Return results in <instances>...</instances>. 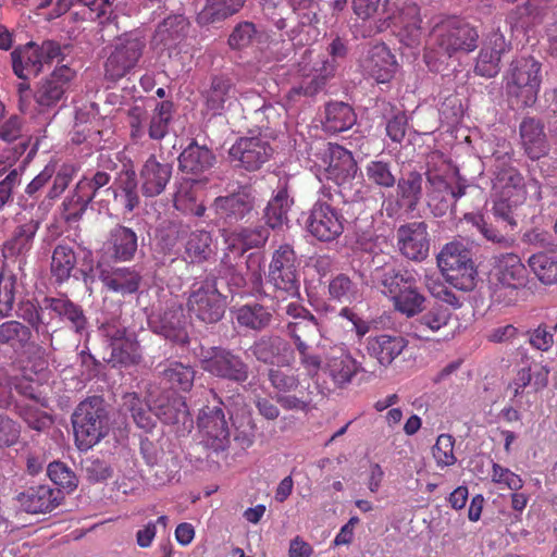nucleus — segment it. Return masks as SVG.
<instances>
[{
  "label": "nucleus",
  "instance_id": "nucleus-1",
  "mask_svg": "<svg viewBox=\"0 0 557 557\" xmlns=\"http://www.w3.org/2000/svg\"><path fill=\"white\" fill-rule=\"evenodd\" d=\"M493 156L495 163L492 178V213L495 219L506 224L505 227L516 228L515 211L527 200V182L522 173L512 165L510 152H495Z\"/></svg>",
  "mask_w": 557,
  "mask_h": 557
},
{
  "label": "nucleus",
  "instance_id": "nucleus-2",
  "mask_svg": "<svg viewBox=\"0 0 557 557\" xmlns=\"http://www.w3.org/2000/svg\"><path fill=\"white\" fill-rule=\"evenodd\" d=\"M479 32L463 18L447 16L437 22L430 32L425 59H450L457 53H469L478 48Z\"/></svg>",
  "mask_w": 557,
  "mask_h": 557
},
{
  "label": "nucleus",
  "instance_id": "nucleus-3",
  "mask_svg": "<svg viewBox=\"0 0 557 557\" xmlns=\"http://www.w3.org/2000/svg\"><path fill=\"white\" fill-rule=\"evenodd\" d=\"M376 280L382 294L388 298L396 311L408 318L422 312L425 297L414 271L385 267L376 270Z\"/></svg>",
  "mask_w": 557,
  "mask_h": 557
},
{
  "label": "nucleus",
  "instance_id": "nucleus-4",
  "mask_svg": "<svg viewBox=\"0 0 557 557\" xmlns=\"http://www.w3.org/2000/svg\"><path fill=\"white\" fill-rule=\"evenodd\" d=\"M508 99L520 108L535 104L542 84V63L532 55L511 61L504 76Z\"/></svg>",
  "mask_w": 557,
  "mask_h": 557
},
{
  "label": "nucleus",
  "instance_id": "nucleus-5",
  "mask_svg": "<svg viewBox=\"0 0 557 557\" xmlns=\"http://www.w3.org/2000/svg\"><path fill=\"white\" fill-rule=\"evenodd\" d=\"M75 444L88 450L109 433V412L104 399L91 396L81 401L72 414Z\"/></svg>",
  "mask_w": 557,
  "mask_h": 557
},
{
  "label": "nucleus",
  "instance_id": "nucleus-6",
  "mask_svg": "<svg viewBox=\"0 0 557 557\" xmlns=\"http://www.w3.org/2000/svg\"><path fill=\"white\" fill-rule=\"evenodd\" d=\"M111 174L104 170H97L85 174L76 184L74 193L67 202H64L69 213L65 220L78 221L86 212L90 203L99 205L100 209H109L112 191Z\"/></svg>",
  "mask_w": 557,
  "mask_h": 557
},
{
  "label": "nucleus",
  "instance_id": "nucleus-7",
  "mask_svg": "<svg viewBox=\"0 0 557 557\" xmlns=\"http://www.w3.org/2000/svg\"><path fill=\"white\" fill-rule=\"evenodd\" d=\"M437 265L455 288L468 292L475 287L478 272L471 251L462 243L446 244L437 256Z\"/></svg>",
  "mask_w": 557,
  "mask_h": 557
},
{
  "label": "nucleus",
  "instance_id": "nucleus-8",
  "mask_svg": "<svg viewBox=\"0 0 557 557\" xmlns=\"http://www.w3.org/2000/svg\"><path fill=\"white\" fill-rule=\"evenodd\" d=\"M62 55V48L58 41L47 39L40 45L29 41L11 52L12 69L18 78L28 79L38 75L45 64L59 61Z\"/></svg>",
  "mask_w": 557,
  "mask_h": 557
},
{
  "label": "nucleus",
  "instance_id": "nucleus-9",
  "mask_svg": "<svg viewBox=\"0 0 557 557\" xmlns=\"http://www.w3.org/2000/svg\"><path fill=\"white\" fill-rule=\"evenodd\" d=\"M15 225L9 238L2 244V265L11 268V263H17L18 273H24L27 258L32 251L36 235L41 226V221L34 216H16Z\"/></svg>",
  "mask_w": 557,
  "mask_h": 557
},
{
  "label": "nucleus",
  "instance_id": "nucleus-10",
  "mask_svg": "<svg viewBox=\"0 0 557 557\" xmlns=\"http://www.w3.org/2000/svg\"><path fill=\"white\" fill-rule=\"evenodd\" d=\"M186 308L190 318L213 324L219 322L225 313V297L219 292L214 280H205L191 285L186 300Z\"/></svg>",
  "mask_w": 557,
  "mask_h": 557
},
{
  "label": "nucleus",
  "instance_id": "nucleus-11",
  "mask_svg": "<svg viewBox=\"0 0 557 557\" xmlns=\"http://www.w3.org/2000/svg\"><path fill=\"white\" fill-rule=\"evenodd\" d=\"M199 362L205 372L218 379L243 384L249 377L248 363L232 349L222 346L201 348Z\"/></svg>",
  "mask_w": 557,
  "mask_h": 557
},
{
  "label": "nucleus",
  "instance_id": "nucleus-12",
  "mask_svg": "<svg viewBox=\"0 0 557 557\" xmlns=\"http://www.w3.org/2000/svg\"><path fill=\"white\" fill-rule=\"evenodd\" d=\"M299 260L294 247L280 245L272 253L269 264L268 283L277 292L296 295L299 292Z\"/></svg>",
  "mask_w": 557,
  "mask_h": 557
},
{
  "label": "nucleus",
  "instance_id": "nucleus-13",
  "mask_svg": "<svg viewBox=\"0 0 557 557\" xmlns=\"http://www.w3.org/2000/svg\"><path fill=\"white\" fill-rule=\"evenodd\" d=\"M145 47V40L139 37L119 38L106 59L104 78L115 83L131 74L141 59Z\"/></svg>",
  "mask_w": 557,
  "mask_h": 557
},
{
  "label": "nucleus",
  "instance_id": "nucleus-14",
  "mask_svg": "<svg viewBox=\"0 0 557 557\" xmlns=\"http://www.w3.org/2000/svg\"><path fill=\"white\" fill-rule=\"evenodd\" d=\"M391 26L399 29L408 46L419 42L422 35L420 7L409 0L399 3L393 1L389 10H387V15L380 17V24L376 25V29L377 32H383Z\"/></svg>",
  "mask_w": 557,
  "mask_h": 557
},
{
  "label": "nucleus",
  "instance_id": "nucleus-15",
  "mask_svg": "<svg viewBox=\"0 0 557 557\" xmlns=\"http://www.w3.org/2000/svg\"><path fill=\"white\" fill-rule=\"evenodd\" d=\"M273 151L269 140L263 136H244L232 145L228 158L234 166L253 172L270 160Z\"/></svg>",
  "mask_w": 557,
  "mask_h": 557
},
{
  "label": "nucleus",
  "instance_id": "nucleus-16",
  "mask_svg": "<svg viewBox=\"0 0 557 557\" xmlns=\"http://www.w3.org/2000/svg\"><path fill=\"white\" fill-rule=\"evenodd\" d=\"M75 77V71L67 65H61L44 77L34 91V99L39 112H46L55 108L61 101L66 100L71 83Z\"/></svg>",
  "mask_w": 557,
  "mask_h": 557
},
{
  "label": "nucleus",
  "instance_id": "nucleus-17",
  "mask_svg": "<svg viewBox=\"0 0 557 557\" xmlns=\"http://www.w3.org/2000/svg\"><path fill=\"white\" fill-rule=\"evenodd\" d=\"M198 429L202 444L215 453L224 451L230 446V429L221 404L206 406L198 416Z\"/></svg>",
  "mask_w": 557,
  "mask_h": 557
},
{
  "label": "nucleus",
  "instance_id": "nucleus-18",
  "mask_svg": "<svg viewBox=\"0 0 557 557\" xmlns=\"http://www.w3.org/2000/svg\"><path fill=\"white\" fill-rule=\"evenodd\" d=\"M423 196V176L418 171H410L396 180V198L383 201L388 218L396 216L401 209L406 212L417 210Z\"/></svg>",
  "mask_w": 557,
  "mask_h": 557
},
{
  "label": "nucleus",
  "instance_id": "nucleus-19",
  "mask_svg": "<svg viewBox=\"0 0 557 557\" xmlns=\"http://www.w3.org/2000/svg\"><path fill=\"white\" fill-rule=\"evenodd\" d=\"M343 215L330 203L318 200L310 210L306 225L320 242H332L344 232Z\"/></svg>",
  "mask_w": 557,
  "mask_h": 557
},
{
  "label": "nucleus",
  "instance_id": "nucleus-20",
  "mask_svg": "<svg viewBox=\"0 0 557 557\" xmlns=\"http://www.w3.org/2000/svg\"><path fill=\"white\" fill-rule=\"evenodd\" d=\"M360 371L361 363L343 346L331 348L324 359L323 372L336 388H346Z\"/></svg>",
  "mask_w": 557,
  "mask_h": 557
},
{
  "label": "nucleus",
  "instance_id": "nucleus-21",
  "mask_svg": "<svg viewBox=\"0 0 557 557\" xmlns=\"http://www.w3.org/2000/svg\"><path fill=\"white\" fill-rule=\"evenodd\" d=\"M511 48L500 32H492L486 36L479 52L474 72L483 77H495L500 71L502 57Z\"/></svg>",
  "mask_w": 557,
  "mask_h": 557
},
{
  "label": "nucleus",
  "instance_id": "nucleus-22",
  "mask_svg": "<svg viewBox=\"0 0 557 557\" xmlns=\"http://www.w3.org/2000/svg\"><path fill=\"white\" fill-rule=\"evenodd\" d=\"M397 245L403 256L421 261L429 255L430 239L425 222H410L397 230Z\"/></svg>",
  "mask_w": 557,
  "mask_h": 557
},
{
  "label": "nucleus",
  "instance_id": "nucleus-23",
  "mask_svg": "<svg viewBox=\"0 0 557 557\" xmlns=\"http://www.w3.org/2000/svg\"><path fill=\"white\" fill-rule=\"evenodd\" d=\"M98 277L107 292L123 297L137 293L143 281L135 267L106 265L99 269Z\"/></svg>",
  "mask_w": 557,
  "mask_h": 557
},
{
  "label": "nucleus",
  "instance_id": "nucleus-24",
  "mask_svg": "<svg viewBox=\"0 0 557 557\" xmlns=\"http://www.w3.org/2000/svg\"><path fill=\"white\" fill-rule=\"evenodd\" d=\"M152 324L153 331L170 342L181 346L189 344L187 320L181 304L173 302L168 306Z\"/></svg>",
  "mask_w": 557,
  "mask_h": 557
},
{
  "label": "nucleus",
  "instance_id": "nucleus-25",
  "mask_svg": "<svg viewBox=\"0 0 557 557\" xmlns=\"http://www.w3.org/2000/svg\"><path fill=\"white\" fill-rule=\"evenodd\" d=\"M214 206L219 215L226 223H237L248 216L253 210V190L249 186H243L231 195L218 197L214 200Z\"/></svg>",
  "mask_w": 557,
  "mask_h": 557
},
{
  "label": "nucleus",
  "instance_id": "nucleus-26",
  "mask_svg": "<svg viewBox=\"0 0 557 557\" xmlns=\"http://www.w3.org/2000/svg\"><path fill=\"white\" fill-rule=\"evenodd\" d=\"M32 336V330L17 320H8L0 324V346L8 347L15 352L25 351L44 358L45 349L30 342Z\"/></svg>",
  "mask_w": 557,
  "mask_h": 557
},
{
  "label": "nucleus",
  "instance_id": "nucleus-27",
  "mask_svg": "<svg viewBox=\"0 0 557 557\" xmlns=\"http://www.w3.org/2000/svg\"><path fill=\"white\" fill-rule=\"evenodd\" d=\"M170 163L160 162L154 154L148 157L139 170L141 194L147 198L162 194L172 177Z\"/></svg>",
  "mask_w": 557,
  "mask_h": 557
},
{
  "label": "nucleus",
  "instance_id": "nucleus-28",
  "mask_svg": "<svg viewBox=\"0 0 557 557\" xmlns=\"http://www.w3.org/2000/svg\"><path fill=\"white\" fill-rule=\"evenodd\" d=\"M519 137L525 156L535 161L546 156L549 145L542 120L525 116L519 124Z\"/></svg>",
  "mask_w": 557,
  "mask_h": 557
},
{
  "label": "nucleus",
  "instance_id": "nucleus-29",
  "mask_svg": "<svg viewBox=\"0 0 557 557\" xmlns=\"http://www.w3.org/2000/svg\"><path fill=\"white\" fill-rule=\"evenodd\" d=\"M62 492L49 485L30 486L18 493L16 500L20 507L28 513H44L52 511L60 505Z\"/></svg>",
  "mask_w": 557,
  "mask_h": 557
},
{
  "label": "nucleus",
  "instance_id": "nucleus-30",
  "mask_svg": "<svg viewBox=\"0 0 557 557\" xmlns=\"http://www.w3.org/2000/svg\"><path fill=\"white\" fill-rule=\"evenodd\" d=\"M450 319L451 311L447 307L435 305L410 322L408 335L421 341H433L434 334L446 327Z\"/></svg>",
  "mask_w": 557,
  "mask_h": 557
},
{
  "label": "nucleus",
  "instance_id": "nucleus-31",
  "mask_svg": "<svg viewBox=\"0 0 557 557\" xmlns=\"http://www.w3.org/2000/svg\"><path fill=\"white\" fill-rule=\"evenodd\" d=\"M363 71L379 84L388 83L396 73L397 62L384 45L373 46L362 61Z\"/></svg>",
  "mask_w": 557,
  "mask_h": 557
},
{
  "label": "nucleus",
  "instance_id": "nucleus-32",
  "mask_svg": "<svg viewBox=\"0 0 557 557\" xmlns=\"http://www.w3.org/2000/svg\"><path fill=\"white\" fill-rule=\"evenodd\" d=\"M190 22L183 14H172L160 22L153 33L152 44L163 48L176 47L189 32Z\"/></svg>",
  "mask_w": 557,
  "mask_h": 557
},
{
  "label": "nucleus",
  "instance_id": "nucleus-33",
  "mask_svg": "<svg viewBox=\"0 0 557 557\" xmlns=\"http://www.w3.org/2000/svg\"><path fill=\"white\" fill-rule=\"evenodd\" d=\"M408 346V341L401 336L380 334L367 338L368 354L377 360V362L387 367L404 351Z\"/></svg>",
  "mask_w": 557,
  "mask_h": 557
},
{
  "label": "nucleus",
  "instance_id": "nucleus-34",
  "mask_svg": "<svg viewBox=\"0 0 557 557\" xmlns=\"http://www.w3.org/2000/svg\"><path fill=\"white\" fill-rule=\"evenodd\" d=\"M324 162L329 176L335 181L354 178L358 169L352 153L337 144H327Z\"/></svg>",
  "mask_w": 557,
  "mask_h": 557
},
{
  "label": "nucleus",
  "instance_id": "nucleus-35",
  "mask_svg": "<svg viewBox=\"0 0 557 557\" xmlns=\"http://www.w3.org/2000/svg\"><path fill=\"white\" fill-rule=\"evenodd\" d=\"M251 355L265 364L288 366L289 360L285 358V352L290 350L287 342L280 336L263 335L252 343L249 347Z\"/></svg>",
  "mask_w": 557,
  "mask_h": 557
},
{
  "label": "nucleus",
  "instance_id": "nucleus-36",
  "mask_svg": "<svg viewBox=\"0 0 557 557\" xmlns=\"http://www.w3.org/2000/svg\"><path fill=\"white\" fill-rule=\"evenodd\" d=\"M112 189L110 196L124 209V212L131 213L140 205L138 181L134 170L121 171L112 183Z\"/></svg>",
  "mask_w": 557,
  "mask_h": 557
},
{
  "label": "nucleus",
  "instance_id": "nucleus-37",
  "mask_svg": "<svg viewBox=\"0 0 557 557\" xmlns=\"http://www.w3.org/2000/svg\"><path fill=\"white\" fill-rule=\"evenodd\" d=\"M233 315L240 327L260 332L273 322L274 309L252 301L235 308Z\"/></svg>",
  "mask_w": 557,
  "mask_h": 557
},
{
  "label": "nucleus",
  "instance_id": "nucleus-38",
  "mask_svg": "<svg viewBox=\"0 0 557 557\" xmlns=\"http://www.w3.org/2000/svg\"><path fill=\"white\" fill-rule=\"evenodd\" d=\"M215 156L206 146H199L193 140L180 154L178 168L185 174L199 176L210 170Z\"/></svg>",
  "mask_w": 557,
  "mask_h": 557
},
{
  "label": "nucleus",
  "instance_id": "nucleus-39",
  "mask_svg": "<svg viewBox=\"0 0 557 557\" xmlns=\"http://www.w3.org/2000/svg\"><path fill=\"white\" fill-rule=\"evenodd\" d=\"M152 410L164 424H193L187 405L182 396H161L153 401Z\"/></svg>",
  "mask_w": 557,
  "mask_h": 557
},
{
  "label": "nucleus",
  "instance_id": "nucleus-40",
  "mask_svg": "<svg viewBox=\"0 0 557 557\" xmlns=\"http://www.w3.org/2000/svg\"><path fill=\"white\" fill-rule=\"evenodd\" d=\"M161 380L173 391L189 392L193 388L196 370L189 363L168 360L159 364Z\"/></svg>",
  "mask_w": 557,
  "mask_h": 557
},
{
  "label": "nucleus",
  "instance_id": "nucleus-41",
  "mask_svg": "<svg viewBox=\"0 0 557 557\" xmlns=\"http://www.w3.org/2000/svg\"><path fill=\"white\" fill-rule=\"evenodd\" d=\"M246 0H205L202 9L196 15L199 26L223 22L237 14Z\"/></svg>",
  "mask_w": 557,
  "mask_h": 557
},
{
  "label": "nucleus",
  "instance_id": "nucleus-42",
  "mask_svg": "<svg viewBox=\"0 0 557 557\" xmlns=\"http://www.w3.org/2000/svg\"><path fill=\"white\" fill-rule=\"evenodd\" d=\"M107 246L113 259L129 261L137 251V235L129 227L116 225L110 232Z\"/></svg>",
  "mask_w": 557,
  "mask_h": 557
},
{
  "label": "nucleus",
  "instance_id": "nucleus-43",
  "mask_svg": "<svg viewBox=\"0 0 557 557\" xmlns=\"http://www.w3.org/2000/svg\"><path fill=\"white\" fill-rule=\"evenodd\" d=\"M269 236L270 232L265 226L243 227L238 232L232 233L226 242L228 249L240 257L249 249L263 247Z\"/></svg>",
  "mask_w": 557,
  "mask_h": 557
},
{
  "label": "nucleus",
  "instance_id": "nucleus-44",
  "mask_svg": "<svg viewBox=\"0 0 557 557\" xmlns=\"http://www.w3.org/2000/svg\"><path fill=\"white\" fill-rule=\"evenodd\" d=\"M267 38L265 32L258 28L253 22L242 21L233 27L227 38V45L232 50L243 51L264 44Z\"/></svg>",
  "mask_w": 557,
  "mask_h": 557
},
{
  "label": "nucleus",
  "instance_id": "nucleus-45",
  "mask_svg": "<svg viewBox=\"0 0 557 557\" xmlns=\"http://www.w3.org/2000/svg\"><path fill=\"white\" fill-rule=\"evenodd\" d=\"M357 121V115L346 102L331 101L324 110V128L330 133H342L349 129Z\"/></svg>",
  "mask_w": 557,
  "mask_h": 557
},
{
  "label": "nucleus",
  "instance_id": "nucleus-46",
  "mask_svg": "<svg viewBox=\"0 0 557 557\" xmlns=\"http://www.w3.org/2000/svg\"><path fill=\"white\" fill-rule=\"evenodd\" d=\"M47 308L55 313L62 321H66L75 332H82L87 324V319L82 307L67 297L46 298Z\"/></svg>",
  "mask_w": 557,
  "mask_h": 557
},
{
  "label": "nucleus",
  "instance_id": "nucleus-47",
  "mask_svg": "<svg viewBox=\"0 0 557 557\" xmlns=\"http://www.w3.org/2000/svg\"><path fill=\"white\" fill-rule=\"evenodd\" d=\"M525 282L490 277V298L493 305L510 307L516 305Z\"/></svg>",
  "mask_w": 557,
  "mask_h": 557
},
{
  "label": "nucleus",
  "instance_id": "nucleus-48",
  "mask_svg": "<svg viewBox=\"0 0 557 557\" xmlns=\"http://www.w3.org/2000/svg\"><path fill=\"white\" fill-rule=\"evenodd\" d=\"M151 410L152 408L137 393H126L122 397L121 411L129 413L136 425L145 431H150L154 426Z\"/></svg>",
  "mask_w": 557,
  "mask_h": 557
},
{
  "label": "nucleus",
  "instance_id": "nucleus-49",
  "mask_svg": "<svg viewBox=\"0 0 557 557\" xmlns=\"http://www.w3.org/2000/svg\"><path fill=\"white\" fill-rule=\"evenodd\" d=\"M527 269L516 253H500L494 257L491 277L525 282Z\"/></svg>",
  "mask_w": 557,
  "mask_h": 557
},
{
  "label": "nucleus",
  "instance_id": "nucleus-50",
  "mask_svg": "<svg viewBox=\"0 0 557 557\" xmlns=\"http://www.w3.org/2000/svg\"><path fill=\"white\" fill-rule=\"evenodd\" d=\"M236 98V89L232 79L226 76H214L207 94L206 104L210 111L219 113L225 103Z\"/></svg>",
  "mask_w": 557,
  "mask_h": 557
},
{
  "label": "nucleus",
  "instance_id": "nucleus-51",
  "mask_svg": "<svg viewBox=\"0 0 557 557\" xmlns=\"http://www.w3.org/2000/svg\"><path fill=\"white\" fill-rule=\"evenodd\" d=\"M76 265V253L74 249L66 244H59L54 247L50 270L55 282L62 284L66 282L73 269Z\"/></svg>",
  "mask_w": 557,
  "mask_h": 557
},
{
  "label": "nucleus",
  "instance_id": "nucleus-52",
  "mask_svg": "<svg viewBox=\"0 0 557 557\" xmlns=\"http://www.w3.org/2000/svg\"><path fill=\"white\" fill-rule=\"evenodd\" d=\"M24 273H18L9 267L1 268L0 271V319L8 318L12 314L17 281Z\"/></svg>",
  "mask_w": 557,
  "mask_h": 557
},
{
  "label": "nucleus",
  "instance_id": "nucleus-53",
  "mask_svg": "<svg viewBox=\"0 0 557 557\" xmlns=\"http://www.w3.org/2000/svg\"><path fill=\"white\" fill-rule=\"evenodd\" d=\"M173 112L172 101L165 100L157 103L152 113L148 114L147 132L150 139L162 140L168 135Z\"/></svg>",
  "mask_w": 557,
  "mask_h": 557
},
{
  "label": "nucleus",
  "instance_id": "nucleus-54",
  "mask_svg": "<svg viewBox=\"0 0 557 557\" xmlns=\"http://www.w3.org/2000/svg\"><path fill=\"white\" fill-rule=\"evenodd\" d=\"M333 65H327L324 66L323 72L315 71L312 75L305 76L298 85L289 89L287 98L296 101L299 97H314L323 90L329 77L333 75Z\"/></svg>",
  "mask_w": 557,
  "mask_h": 557
},
{
  "label": "nucleus",
  "instance_id": "nucleus-55",
  "mask_svg": "<svg viewBox=\"0 0 557 557\" xmlns=\"http://www.w3.org/2000/svg\"><path fill=\"white\" fill-rule=\"evenodd\" d=\"M498 221V219H496ZM465 221L471 224L476 231L482 234V236L492 243L503 245L505 247L509 246L512 240L509 239L506 235L508 230L512 231L509 226L505 227L506 224L499 220L503 224L500 228L494 226L492 223H488L482 214L475 213H467L465 214Z\"/></svg>",
  "mask_w": 557,
  "mask_h": 557
},
{
  "label": "nucleus",
  "instance_id": "nucleus-56",
  "mask_svg": "<svg viewBox=\"0 0 557 557\" xmlns=\"http://www.w3.org/2000/svg\"><path fill=\"white\" fill-rule=\"evenodd\" d=\"M290 201L286 187L278 189L264 210L265 223L271 228L282 226L288 221Z\"/></svg>",
  "mask_w": 557,
  "mask_h": 557
},
{
  "label": "nucleus",
  "instance_id": "nucleus-57",
  "mask_svg": "<svg viewBox=\"0 0 557 557\" xmlns=\"http://www.w3.org/2000/svg\"><path fill=\"white\" fill-rule=\"evenodd\" d=\"M212 251V237L208 231L198 230L189 234L185 252L190 262H203L209 259Z\"/></svg>",
  "mask_w": 557,
  "mask_h": 557
},
{
  "label": "nucleus",
  "instance_id": "nucleus-58",
  "mask_svg": "<svg viewBox=\"0 0 557 557\" xmlns=\"http://www.w3.org/2000/svg\"><path fill=\"white\" fill-rule=\"evenodd\" d=\"M528 264L535 276L545 285L557 282V258L545 252L532 255Z\"/></svg>",
  "mask_w": 557,
  "mask_h": 557
},
{
  "label": "nucleus",
  "instance_id": "nucleus-59",
  "mask_svg": "<svg viewBox=\"0 0 557 557\" xmlns=\"http://www.w3.org/2000/svg\"><path fill=\"white\" fill-rule=\"evenodd\" d=\"M110 360L114 363L128 366L137 363L140 359L139 345L134 334L128 333L111 348Z\"/></svg>",
  "mask_w": 557,
  "mask_h": 557
},
{
  "label": "nucleus",
  "instance_id": "nucleus-60",
  "mask_svg": "<svg viewBox=\"0 0 557 557\" xmlns=\"http://www.w3.org/2000/svg\"><path fill=\"white\" fill-rule=\"evenodd\" d=\"M364 171L368 182L376 187L389 189L396 184L391 162L371 160L367 163Z\"/></svg>",
  "mask_w": 557,
  "mask_h": 557
},
{
  "label": "nucleus",
  "instance_id": "nucleus-61",
  "mask_svg": "<svg viewBox=\"0 0 557 557\" xmlns=\"http://www.w3.org/2000/svg\"><path fill=\"white\" fill-rule=\"evenodd\" d=\"M15 409L27 426L37 432H44L53 423L51 416L35 405L20 403L15 405Z\"/></svg>",
  "mask_w": 557,
  "mask_h": 557
},
{
  "label": "nucleus",
  "instance_id": "nucleus-62",
  "mask_svg": "<svg viewBox=\"0 0 557 557\" xmlns=\"http://www.w3.org/2000/svg\"><path fill=\"white\" fill-rule=\"evenodd\" d=\"M549 7V0H527L516 8V14L522 26L535 25L542 22Z\"/></svg>",
  "mask_w": 557,
  "mask_h": 557
},
{
  "label": "nucleus",
  "instance_id": "nucleus-63",
  "mask_svg": "<svg viewBox=\"0 0 557 557\" xmlns=\"http://www.w3.org/2000/svg\"><path fill=\"white\" fill-rule=\"evenodd\" d=\"M174 207L185 214L195 216H202L206 212V207L197 201L196 191L191 186H181L174 195Z\"/></svg>",
  "mask_w": 557,
  "mask_h": 557
},
{
  "label": "nucleus",
  "instance_id": "nucleus-64",
  "mask_svg": "<svg viewBox=\"0 0 557 557\" xmlns=\"http://www.w3.org/2000/svg\"><path fill=\"white\" fill-rule=\"evenodd\" d=\"M7 385L22 397L34 400L41 407H47V399L38 393V385L33 379L25 375H11L7 377Z\"/></svg>",
  "mask_w": 557,
  "mask_h": 557
}]
</instances>
